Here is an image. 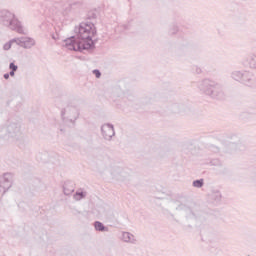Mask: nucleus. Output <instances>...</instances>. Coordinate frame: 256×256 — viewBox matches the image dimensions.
<instances>
[{
    "mask_svg": "<svg viewBox=\"0 0 256 256\" xmlns=\"http://www.w3.org/2000/svg\"><path fill=\"white\" fill-rule=\"evenodd\" d=\"M93 27H95L93 23H80L79 27L75 28L76 36L65 39L63 47L68 49V51H79L80 53L93 49L95 47L93 35L97 33Z\"/></svg>",
    "mask_w": 256,
    "mask_h": 256,
    "instance_id": "nucleus-1",
    "label": "nucleus"
},
{
    "mask_svg": "<svg viewBox=\"0 0 256 256\" xmlns=\"http://www.w3.org/2000/svg\"><path fill=\"white\" fill-rule=\"evenodd\" d=\"M9 77H11L9 73L4 74V79H9Z\"/></svg>",
    "mask_w": 256,
    "mask_h": 256,
    "instance_id": "nucleus-29",
    "label": "nucleus"
},
{
    "mask_svg": "<svg viewBox=\"0 0 256 256\" xmlns=\"http://www.w3.org/2000/svg\"><path fill=\"white\" fill-rule=\"evenodd\" d=\"M174 205L176 207V211H183L186 217H191V215H193V210H191L189 206H186L185 204H181L179 202H174Z\"/></svg>",
    "mask_w": 256,
    "mask_h": 256,
    "instance_id": "nucleus-13",
    "label": "nucleus"
},
{
    "mask_svg": "<svg viewBox=\"0 0 256 256\" xmlns=\"http://www.w3.org/2000/svg\"><path fill=\"white\" fill-rule=\"evenodd\" d=\"M93 74L97 79L101 77V71H99L98 69L93 70Z\"/></svg>",
    "mask_w": 256,
    "mask_h": 256,
    "instance_id": "nucleus-25",
    "label": "nucleus"
},
{
    "mask_svg": "<svg viewBox=\"0 0 256 256\" xmlns=\"http://www.w3.org/2000/svg\"><path fill=\"white\" fill-rule=\"evenodd\" d=\"M197 89L202 93V95H207V97H211V99H225L223 85L213 79L204 78L198 81Z\"/></svg>",
    "mask_w": 256,
    "mask_h": 256,
    "instance_id": "nucleus-2",
    "label": "nucleus"
},
{
    "mask_svg": "<svg viewBox=\"0 0 256 256\" xmlns=\"http://www.w3.org/2000/svg\"><path fill=\"white\" fill-rule=\"evenodd\" d=\"M192 71L196 74V75H201L203 73V69H201V67L194 65L192 66Z\"/></svg>",
    "mask_w": 256,
    "mask_h": 256,
    "instance_id": "nucleus-21",
    "label": "nucleus"
},
{
    "mask_svg": "<svg viewBox=\"0 0 256 256\" xmlns=\"http://www.w3.org/2000/svg\"><path fill=\"white\" fill-rule=\"evenodd\" d=\"M13 43H17V38H14V39L10 40L9 42L5 43L3 46L4 51H9V49H11V45H13Z\"/></svg>",
    "mask_w": 256,
    "mask_h": 256,
    "instance_id": "nucleus-20",
    "label": "nucleus"
},
{
    "mask_svg": "<svg viewBox=\"0 0 256 256\" xmlns=\"http://www.w3.org/2000/svg\"><path fill=\"white\" fill-rule=\"evenodd\" d=\"M16 44L24 49H31V47H35V39L29 37L16 38Z\"/></svg>",
    "mask_w": 256,
    "mask_h": 256,
    "instance_id": "nucleus-10",
    "label": "nucleus"
},
{
    "mask_svg": "<svg viewBox=\"0 0 256 256\" xmlns=\"http://www.w3.org/2000/svg\"><path fill=\"white\" fill-rule=\"evenodd\" d=\"M3 131H5V139L8 141H17L22 135L21 124L19 122L9 123Z\"/></svg>",
    "mask_w": 256,
    "mask_h": 256,
    "instance_id": "nucleus-7",
    "label": "nucleus"
},
{
    "mask_svg": "<svg viewBox=\"0 0 256 256\" xmlns=\"http://www.w3.org/2000/svg\"><path fill=\"white\" fill-rule=\"evenodd\" d=\"M94 229H96V231H100L101 233H109V228L99 221L94 222Z\"/></svg>",
    "mask_w": 256,
    "mask_h": 256,
    "instance_id": "nucleus-16",
    "label": "nucleus"
},
{
    "mask_svg": "<svg viewBox=\"0 0 256 256\" xmlns=\"http://www.w3.org/2000/svg\"><path fill=\"white\" fill-rule=\"evenodd\" d=\"M64 195H71L75 192V184L73 182H65L63 186Z\"/></svg>",
    "mask_w": 256,
    "mask_h": 256,
    "instance_id": "nucleus-14",
    "label": "nucleus"
},
{
    "mask_svg": "<svg viewBox=\"0 0 256 256\" xmlns=\"http://www.w3.org/2000/svg\"><path fill=\"white\" fill-rule=\"evenodd\" d=\"M10 188H6L3 183L0 182V195H5Z\"/></svg>",
    "mask_w": 256,
    "mask_h": 256,
    "instance_id": "nucleus-23",
    "label": "nucleus"
},
{
    "mask_svg": "<svg viewBox=\"0 0 256 256\" xmlns=\"http://www.w3.org/2000/svg\"><path fill=\"white\" fill-rule=\"evenodd\" d=\"M108 171L112 179H115L116 181H125V179L129 177L127 170L113 160H110V163L108 164Z\"/></svg>",
    "mask_w": 256,
    "mask_h": 256,
    "instance_id": "nucleus-6",
    "label": "nucleus"
},
{
    "mask_svg": "<svg viewBox=\"0 0 256 256\" xmlns=\"http://www.w3.org/2000/svg\"><path fill=\"white\" fill-rule=\"evenodd\" d=\"M211 149H212V151H214V153H219L218 147L212 146Z\"/></svg>",
    "mask_w": 256,
    "mask_h": 256,
    "instance_id": "nucleus-26",
    "label": "nucleus"
},
{
    "mask_svg": "<svg viewBox=\"0 0 256 256\" xmlns=\"http://www.w3.org/2000/svg\"><path fill=\"white\" fill-rule=\"evenodd\" d=\"M230 77L233 81L245 85V87H256V76L249 70H234L230 73Z\"/></svg>",
    "mask_w": 256,
    "mask_h": 256,
    "instance_id": "nucleus-4",
    "label": "nucleus"
},
{
    "mask_svg": "<svg viewBox=\"0 0 256 256\" xmlns=\"http://www.w3.org/2000/svg\"><path fill=\"white\" fill-rule=\"evenodd\" d=\"M212 198L214 199V201H221V192L220 191L213 192Z\"/></svg>",
    "mask_w": 256,
    "mask_h": 256,
    "instance_id": "nucleus-22",
    "label": "nucleus"
},
{
    "mask_svg": "<svg viewBox=\"0 0 256 256\" xmlns=\"http://www.w3.org/2000/svg\"><path fill=\"white\" fill-rule=\"evenodd\" d=\"M177 33H179V26H177V24H172L169 28V34L177 35Z\"/></svg>",
    "mask_w": 256,
    "mask_h": 256,
    "instance_id": "nucleus-18",
    "label": "nucleus"
},
{
    "mask_svg": "<svg viewBox=\"0 0 256 256\" xmlns=\"http://www.w3.org/2000/svg\"><path fill=\"white\" fill-rule=\"evenodd\" d=\"M121 241L135 245L137 243V238H135V235H133L131 232H122Z\"/></svg>",
    "mask_w": 256,
    "mask_h": 256,
    "instance_id": "nucleus-11",
    "label": "nucleus"
},
{
    "mask_svg": "<svg viewBox=\"0 0 256 256\" xmlns=\"http://www.w3.org/2000/svg\"><path fill=\"white\" fill-rule=\"evenodd\" d=\"M10 77H15V71L11 70L10 73H8Z\"/></svg>",
    "mask_w": 256,
    "mask_h": 256,
    "instance_id": "nucleus-27",
    "label": "nucleus"
},
{
    "mask_svg": "<svg viewBox=\"0 0 256 256\" xmlns=\"http://www.w3.org/2000/svg\"><path fill=\"white\" fill-rule=\"evenodd\" d=\"M0 183H3L6 188H10L13 185V174L5 173L2 177H0Z\"/></svg>",
    "mask_w": 256,
    "mask_h": 256,
    "instance_id": "nucleus-12",
    "label": "nucleus"
},
{
    "mask_svg": "<svg viewBox=\"0 0 256 256\" xmlns=\"http://www.w3.org/2000/svg\"><path fill=\"white\" fill-rule=\"evenodd\" d=\"M247 63L250 69H256V55L250 54L247 58Z\"/></svg>",
    "mask_w": 256,
    "mask_h": 256,
    "instance_id": "nucleus-17",
    "label": "nucleus"
},
{
    "mask_svg": "<svg viewBox=\"0 0 256 256\" xmlns=\"http://www.w3.org/2000/svg\"><path fill=\"white\" fill-rule=\"evenodd\" d=\"M79 108L75 105L68 104L61 110V117L64 123L75 125V121L79 119Z\"/></svg>",
    "mask_w": 256,
    "mask_h": 256,
    "instance_id": "nucleus-5",
    "label": "nucleus"
},
{
    "mask_svg": "<svg viewBox=\"0 0 256 256\" xmlns=\"http://www.w3.org/2000/svg\"><path fill=\"white\" fill-rule=\"evenodd\" d=\"M193 187H196V189H201L203 185H205V181L203 179L194 180L192 183Z\"/></svg>",
    "mask_w": 256,
    "mask_h": 256,
    "instance_id": "nucleus-19",
    "label": "nucleus"
},
{
    "mask_svg": "<svg viewBox=\"0 0 256 256\" xmlns=\"http://www.w3.org/2000/svg\"><path fill=\"white\" fill-rule=\"evenodd\" d=\"M87 197V191L83 188H79L73 195L74 201H81Z\"/></svg>",
    "mask_w": 256,
    "mask_h": 256,
    "instance_id": "nucleus-15",
    "label": "nucleus"
},
{
    "mask_svg": "<svg viewBox=\"0 0 256 256\" xmlns=\"http://www.w3.org/2000/svg\"><path fill=\"white\" fill-rule=\"evenodd\" d=\"M73 214H74V215H79V214H81V212H79V210L75 209V210L73 211Z\"/></svg>",
    "mask_w": 256,
    "mask_h": 256,
    "instance_id": "nucleus-28",
    "label": "nucleus"
},
{
    "mask_svg": "<svg viewBox=\"0 0 256 256\" xmlns=\"http://www.w3.org/2000/svg\"><path fill=\"white\" fill-rule=\"evenodd\" d=\"M9 69H11V71H17V69H19V67L17 65H15V63L11 62L9 64Z\"/></svg>",
    "mask_w": 256,
    "mask_h": 256,
    "instance_id": "nucleus-24",
    "label": "nucleus"
},
{
    "mask_svg": "<svg viewBox=\"0 0 256 256\" xmlns=\"http://www.w3.org/2000/svg\"><path fill=\"white\" fill-rule=\"evenodd\" d=\"M101 133L105 141H111L115 137V127L113 124H104L101 126Z\"/></svg>",
    "mask_w": 256,
    "mask_h": 256,
    "instance_id": "nucleus-9",
    "label": "nucleus"
},
{
    "mask_svg": "<svg viewBox=\"0 0 256 256\" xmlns=\"http://www.w3.org/2000/svg\"><path fill=\"white\" fill-rule=\"evenodd\" d=\"M50 11H52L53 15H56V17H65L69 14V11H71V5L63 4L61 2H55L51 7Z\"/></svg>",
    "mask_w": 256,
    "mask_h": 256,
    "instance_id": "nucleus-8",
    "label": "nucleus"
},
{
    "mask_svg": "<svg viewBox=\"0 0 256 256\" xmlns=\"http://www.w3.org/2000/svg\"><path fill=\"white\" fill-rule=\"evenodd\" d=\"M0 25L11 31H16V33H20V35L25 33L23 24L19 21L17 15L9 9H0Z\"/></svg>",
    "mask_w": 256,
    "mask_h": 256,
    "instance_id": "nucleus-3",
    "label": "nucleus"
}]
</instances>
